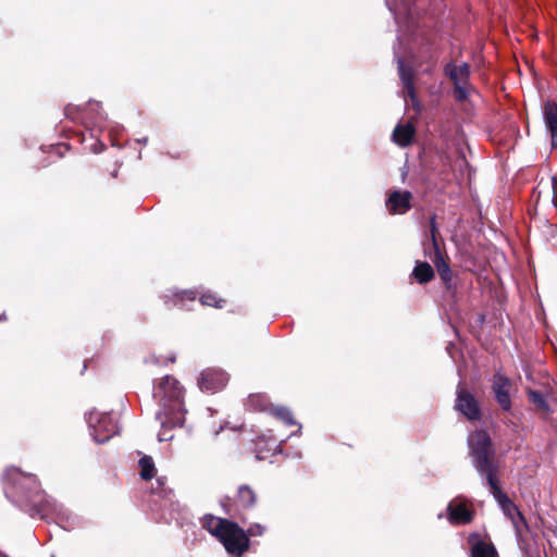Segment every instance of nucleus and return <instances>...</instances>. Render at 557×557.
I'll list each match as a JSON object with an SVG mask.
<instances>
[{"instance_id": "8", "label": "nucleus", "mask_w": 557, "mask_h": 557, "mask_svg": "<svg viewBox=\"0 0 557 557\" xmlns=\"http://www.w3.org/2000/svg\"><path fill=\"white\" fill-rule=\"evenodd\" d=\"M257 503V494L255 490L248 485L243 484L237 488L234 498L226 497L222 502L225 513L230 517H237L242 510L252 508Z\"/></svg>"}, {"instance_id": "27", "label": "nucleus", "mask_w": 557, "mask_h": 557, "mask_svg": "<svg viewBox=\"0 0 557 557\" xmlns=\"http://www.w3.org/2000/svg\"><path fill=\"white\" fill-rule=\"evenodd\" d=\"M174 297H175V305L181 301L183 302L184 300H189V301H194L196 300L197 298V293L195 290H191V289H188V290H182L180 293H175L174 294Z\"/></svg>"}, {"instance_id": "18", "label": "nucleus", "mask_w": 557, "mask_h": 557, "mask_svg": "<svg viewBox=\"0 0 557 557\" xmlns=\"http://www.w3.org/2000/svg\"><path fill=\"white\" fill-rule=\"evenodd\" d=\"M246 408L249 411H271L273 405L264 393L250 394L246 401Z\"/></svg>"}, {"instance_id": "23", "label": "nucleus", "mask_w": 557, "mask_h": 557, "mask_svg": "<svg viewBox=\"0 0 557 557\" xmlns=\"http://www.w3.org/2000/svg\"><path fill=\"white\" fill-rule=\"evenodd\" d=\"M270 413L278 419L280 421H282L285 425L287 426H292V425H296L297 422L295 421L294 419V416H293V412L287 408V407H284V406H276L271 409Z\"/></svg>"}, {"instance_id": "12", "label": "nucleus", "mask_w": 557, "mask_h": 557, "mask_svg": "<svg viewBox=\"0 0 557 557\" xmlns=\"http://www.w3.org/2000/svg\"><path fill=\"white\" fill-rule=\"evenodd\" d=\"M412 193L409 190H392L385 201V207L391 215L405 214L411 208Z\"/></svg>"}, {"instance_id": "7", "label": "nucleus", "mask_w": 557, "mask_h": 557, "mask_svg": "<svg viewBox=\"0 0 557 557\" xmlns=\"http://www.w3.org/2000/svg\"><path fill=\"white\" fill-rule=\"evenodd\" d=\"M475 509L472 500L459 495L453 498L446 508V518L454 525H467L473 522Z\"/></svg>"}, {"instance_id": "17", "label": "nucleus", "mask_w": 557, "mask_h": 557, "mask_svg": "<svg viewBox=\"0 0 557 557\" xmlns=\"http://www.w3.org/2000/svg\"><path fill=\"white\" fill-rule=\"evenodd\" d=\"M528 400L533 406L534 412L543 420H548L553 410L542 392L528 389Z\"/></svg>"}, {"instance_id": "31", "label": "nucleus", "mask_w": 557, "mask_h": 557, "mask_svg": "<svg viewBox=\"0 0 557 557\" xmlns=\"http://www.w3.org/2000/svg\"><path fill=\"white\" fill-rule=\"evenodd\" d=\"M263 532V527H261L260 524H256V525H251L248 528L246 534L249 536H257V535H261Z\"/></svg>"}, {"instance_id": "13", "label": "nucleus", "mask_w": 557, "mask_h": 557, "mask_svg": "<svg viewBox=\"0 0 557 557\" xmlns=\"http://www.w3.org/2000/svg\"><path fill=\"white\" fill-rule=\"evenodd\" d=\"M228 377L224 371L207 369L198 379V385L202 392L214 394L221 391L226 385Z\"/></svg>"}, {"instance_id": "11", "label": "nucleus", "mask_w": 557, "mask_h": 557, "mask_svg": "<svg viewBox=\"0 0 557 557\" xmlns=\"http://www.w3.org/2000/svg\"><path fill=\"white\" fill-rule=\"evenodd\" d=\"M157 420L160 421L161 429L158 434V440L160 442L172 441L174 437L173 430L176 428H182L185 422L184 413H173V412H163L158 411Z\"/></svg>"}, {"instance_id": "32", "label": "nucleus", "mask_w": 557, "mask_h": 557, "mask_svg": "<svg viewBox=\"0 0 557 557\" xmlns=\"http://www.w3.org/2000/svg\"><path fill=\"white\" fill-rule=\"evenodd\" d=\"M110 175L112 178H116L119 175V168L114 164L113 169L110 171Z\"/></svg>"}, {"instance_id": "10", "label": "nucleus", "mask_w": 557, "mask_h": 557, "mask_svg": "<svg viewBox=\"0 0 557 557\" xmlns=\"http://www.w3.org/2000/svg\"><path fill=\"white\" fill-rule=\"evenodd\" d=\"M492 391L494 393L497 404L504 411H510L512 408V401L510 397V391L512 388V382L509 377L497 372L494 374L492 380Z\"/></svg>"}, {"instance_id": "1", "label": "nucleus", "mask_w": 557, "mask_h": 557, "mask_svg": "<svg viewBox=\"0 0 557 557\" xmlns=\"http://www.w3.org/2000/svg\"><path fill=\"white\" fill-rule=\"evenodd\" d=\"M468 444L474 469L485 479L491 494L504 515L508 519L512 518L519 508L500 487V462L496 457L491 436L486 431L478 430L470 436Z\"/></svg>"}, {"instance_id": "20", "label": "nucleus", "mask_w": 557, "mask_h": 557, "mask_svg": "<svg viewBox=\"0 0 557 557\" xmlns=\"http://www.w3.org/2000/svg\"><path fill=\"white\" fill-rule=\"evenodd\" d=\"M411 275L419 284H426L434 278L435 273L429 262L417 261Z\"/></svg>"}, {"instance_id": "28", "label": "nucleus", "mask_w": 557, "mask_h": 557, "mask_svg": "<svg viewBox=\"0 0 557 557\" xmlns=\"http://www.w3.org/2000/svg\"><path fill=\"white\" fill-rule=\"evenodd\" d=\"M510 521L512 522L515 529L518 532L521 531V528H527L528 527L527 519H525V517L523 516V513L520 510H518L516 512V515L512 518H510Z\"/></svg>"}, {"instance_id": "22", "label": "nucleus", "mask_w": 557, "mask_h": 557, "mask_svg": "<svg viewBox=\"0 0 557 557\" xmlns=\"http://www.w3.org/2000/svg\"><path fill=\"white\" fill-rule=\"evenodd\" d=\"M140 478L145 481L151 480L156 474V467L153 459L150 456L145 455L139 459Z\"/></svg>"}, {"instance_id": "9", "label": "nucleus", "mask_w": 557, "mask_h": 557, "mask_svg": "<svg viewBox=\"0 0 557 557\" xmlns=\"http://www.w3.org/2000/svg\"><path fill=\"white\" fill-rule=\"evenodd\" d=\"M455 408L469 421H479L482 418V411L478 399L461 384L457 387Z\"/></svg>"}, {"instance_id": "25", "label": "nucleus", "mask_w": 557, "mask_h": 557, "mask_svg": "<svg viewBox=\"0 0 557 557\" xmlns=\"http://www.w3.org/2000/svg\"><path fill=\"white\" fill-rule=\"evenodd\" d=\"M398 72L399 77L403 82V85L407 84L408 82H413L414 73L412 69L405 64L403 60L398 61Z\"/></svg>"}, {"instance_id": "29", "label": "nucleus", "mask_w": 557, "mask_h": 557, "mask_svg": "<svg viewBox=\"0 0 557 557\" xmlns=\"http://www.w3.org/2000/svg\"><path fill=\"white\" fill-rule=\"evenodd\" d=\"M404 88H405L407 95L412 100V102H418L417 94H416V88H414V83L413 82H408L407 84L404 85Z\"/></svg>"}, {"instance_id": "24", "label": "nucleus", "mask_w": 557, "mask_h": 557, "mask_svg": "<svg viewBox=\"0 0 557 557\" xmlns=\"http://www.w3.org/2000/svg\"><path fill=\"white\" fill-rule=\"evenodd\" d=\"M200 302L202 306H209V307L222 309L225 306L226 300L218 297L213 293L208 292V293H203L200 296Z\"/></svg>"}, {"instance_id": "16", "label": "nucleus", "mask_w": 557, "mask_h": 557, "mask_svg": "<svg viewBox=\"0 0 557 557\" xmlns=\"http://www.w3.org/2000/svg\"><path fill=\"white\" fill-rule=\"evenodd\" d=\"M545 127L550 137L552 149H557V103L546 101L543 107Z\"/></svg>"}, {"instance_id": "30", "label": "nucleus", "mask_w": 557, "mask_h": 557, "mask_svg": "<svg viewBox=\"0 0 557 557\" xmlns=\"http://www.w3.org/2000/svg\"><path fill=\"white\" fill-rule=\"evenodd\" d=\"M552 202L557 209V176H552Z\"/></svg>"}, {"instance_id": "21", "label": "nucleus", "mask_w": 557, "mask_h": 557, "mask_svg": "<svg viewBox=\"0 0 557 557\" xmlns=\"http://www.w3.org/2000/svg\"><path fill=\"white\" fill-rule=\"evenodd\" d=\"M227 522H228V519L218 518L212 515H206L202 518L203 529H206L209 533L214 535L216 539L220 537V535L223 532V528H225Z\"/></svg>"}, {"instance_id": "19", "label": "nucleus", "mask_w": 557, "mask_h": 557, "mask_svg": "<svg viewBox=\"0 0 557 557\" xmlns=\"http://www.w3.org/2000/svg\"><path fill=\"white\" fill-rule=\"evenodd\" d=\"M414 133L416 128L411 124H399L393 132V139L400 147H407L411 144Z\"/></svg>"}, {"instance_id": "4", "label": "nucleus", "mask_w": 557, "mask_h": 557, "mask_svg": "<svg viewBox=\"0 0 557 557\" xmlns=\"http://www.w3.org/2000/svg\"><path fill=\"white\" fill-rule=\"evenodd\" d=\"M86 420L91 430L94 441L98 444L108 442L119 433V425L115 418L108 412L91 410L86 414Z\"/></svg>"}, {"instance_id": "3", "label": "nucleus", "mask_w": 557, "mask_h": 557, "mask_svg": "<svg viewBox=\"0 0 557 557\" xmlns=\"http://www.w3.org/2000/svg\"><path fill=\"white\" fill-rule=\"evenodd\" d=\"M153 398L160 405L163 412L184 413V396L183 387L180 382L171 376L165 375L160 380L153 391Z\"/></svg>"}, {"instance_id": "14", "label": "nucleus", "mask_w": 557, "mask_h": 557, "mask_svg": "<svg viewBox=\"0 0 557 557\" xmlns=\"http://www.w3.org/2000/svg\"><path fill=\"white\" fill-rule=\"evenodd\" d=\"M431 260L434 263V267L445 286V289L448 292H455L456 286L453 284L454 273L449 265L448 256L443 253L442 249L436 248V251H433L431 255Z\"/></svg>"}, {"instance_id": "15", "label": "nucleus", "mask_w": 557, "mask_h": 557, "mask_svg": "<svg viewBox=\"0 0 557 557\" xmlns=\"http://www.w3.org/2000/svg\"><path fill=\"white\" fill-rule=\"evenodd\" d=\"M467 541L470 545V557H498V553L494 544L483 540L480 533H470Z\"/></svg>"}, {"instance_id": "33", "label": "nucleus", "mask_w": 557, "mask_h": 557, "mask_svg": "<svg viewBox=\"0 0 557 557\" xmlns=\"http://www.w3.org/2000/svg\"><path fill=\"white\" fill-rule=\"evenodd\" d=\"M7 320H8V317H7L5 312L0 313V322L7 321Z\"/></svg>"}, {"instance_id": "26", "label": "nucleus", "mask_w": 557, "mask_h": 557, "mask_svg": "<svg viewBox=\"0 0 557 557\" xmlns=\"http://www.w3.org/2000/svg\"><path fill=\"white\" fill-rule=\"evenodd\" d=\"M429 223H430V237H431V242H432V246H433V251H436V248L441 249V247H440V244L437 240V236H440V231H438V227L436 224V215L435 214L430 216Z\"/></svg>"}, {"instance_id": "6", "label": "nucleus", "mask_w": 557, "mask_h": 557, "mask_svg": "<svg viewBox=\"0 0 557 557\" xmlns=\"http://www.w3.org/2000/svg\"><path fill=\"white\" fill-rule=\"evenodd\" d=\"M226 552L240 557L249 547V537L236 522L228 520L218 539Z\"/></svg>"}, {"instance_id": "5", "label": "nucleus", "mask_w": 557, "mask_h": 557, "mask_svg": "<svg viewBox=\"0 0 557 557\" xmlns=\"http://www.w3.org/2000/svg\"><path fill=\"white\" fill-rule=\"evenodd\" d=\"M470 65L462 62L460 65L453 61L444 66V74L454 84V98L458 102H465L469 96L470 84Z\"/></svg>"}, {"instance_id": "2", "label": "nucleus", "mask_w": 557, "mask_h": 557, "mask_svg": "<svg viewBox=\"0 0 557 557\" xmlns=\"http://www.w3.org/2000/svg\"><path fill=\"white\" fill-rule=\"evenodd\" d=\"M2 480L7 496L32 517L46 519L57 510L55 500L45 493L35 474L23 472L16 467H8Z\"/></svg>"}]
</instances>
